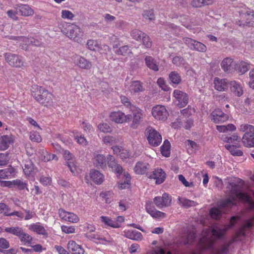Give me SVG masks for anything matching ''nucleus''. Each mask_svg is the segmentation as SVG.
Segmentation results:
<instances>
[{
	"label": "nucleus",
	"mask_w": 254,
	"mask_h": 254,
	"mask_svg": "<svg viewBox=\"0 0 254 254\" xmlns=\"http://www.w3.org/2000/svg\"><path fill=\"white\" fill-rule=\"evenodd\" d=\"M227 189L230 190L229 197L220 202V208H212L210 211L211 217L215 219H218L221 216V209L231 207L236 204L238 199L245 201L248 205L249 209L254 208V201L246 193L241 191L242 187L234 182L229 183Z\"/></svg>",
	"instance_id": "obj_1"
},
{
	"label": "nucleus",
	"mask_w": 254,
	"mask_h": 254,
	"mask_svg": "<svg viewBox=\"0 0 254 254\" xmlns=\"http://www.w3.org/2000/svg\"><path fill=\"white\" fill-rule=\"evenodd\" d=\"M31 91L32 95L37 102L45 106L52 105L53 95L47 90L37 85H33Z\"/></svg>",
	"instance_id": "obj_2"
},
{
	"label": "nucleus",
	"mask_w": 254,
	"mask_h": 254,
	"mask_svg": "<svg viewBox=\"0 0 254 254\" xmlns=\"http://www.w3.org/2000/svg\"><path fill=\"white\" fill-rule=\"evenodd\" d=\"M61 25V32L68 37L70 39L78 43L82 41L83 32L80 28L74 24L64 23Z\"/></svg>",
	"instance_id": "obj_3"
},
{
	"label": "nucleus",
	"mask_w": 254,
	"mask_h": 254,
	"mask_svg": "<svg viewBox=\"0 0 254 254\" xmlns=\"http://www.w3.org/2000/svg\"><path fill=\"white\" fill-rule=\"evenodd\" d=\"M145 134L149 143L152 146H157L162 142L161 134L151 127H148L145 129Z\"/></svg>",
	"instance_id": "obj_4"
},
{
	"label": "nucleus",
	"mask_w": 254,
	"mask_h": 254,
	"mask_svg": "<svg viewBox=\"0 0 254 254\" xmlns=\"http://www.w3.org/2000/svg\"><path fill=\"white\" fill-rule=\"evenodd\" d=\"M130 111L131 113V114H130L132 117L131 120H132L130 127L136 129L138 127L143 120V113L142 110L135 106H131Z\"/></svg>",
	"instance_id": "obj_5"
},
{
	"label": "nucleus",
	"mask_w": 254,
	"mask_h": 254,
	"mask_svg": "<svg viewBox=\"0 0 254 254\" xmlns=\"http://www.w3.org/2000/svg\"><path fill=\"white\" fill-rule=\"evenodd\" d=\"M5 61L8 64L16 68H22L24 66V63L18 55L11 53H6L4 54Z\"/></svg>",
	"instance_id": "obj_6"
},
{
	"label": "nucleus",
	"mask_w": 254,
	"mask_h": 254,
	"mask_svg": "<svg viewBox=\"0 0 254 254\" xmlns=\"http://www.w3.org/2000/svg\"><path fill=\"white\" fill-rule=\"evenodd\" d=\"M240 16V20L238 21L240 26L247 25L250 23L251 20L253 19L254 12L249 8H244L241 11H239Z\"/></svg>",
	"instance_id": "obj_7"
},
{
	"label": "nucleus",
	"mask_w": 254,
	"mask_h": 254,
	"mask_svg": "<svg viewBox=\"0 0 254 254\" xmlns=\"http://www.w3.org/2000/svg\"><path fill=\"white\" fill-rule=\"evenodd\" d=\"M183 41L191 50L202 53L206 51V46L201 42L188 37L184 38Z\"/></svg>",
	"instance_id": "obj_8"
},
{
	"label": "nucleus",
	"mask_w": 254,
	"mask_h": 254,
	"mask_svg": "<svg viewBox=\"0 0 254 254\" xmlns=\"http://www.w3.org/2000/svg\"><path fill=\"white\" fill-rule=\"evenodd\" d=\"M152 114L156 119L160 121H165L169 115L165 107L162 105L154 107L152 110Z\"/></svg>",
	"instance_id": "obj_9"
},
{
	"label": "nucleus",
	"mask_w": 254,
	"mask_h": 254,
	"mask_svg": "<svg viewBox=\"0 0 254 254\" xmlns=\"http://www.w3.org/2000/svg\"><path fill=\"white\" fill-rule=\"evenodd\" d=\"M171 202V197L167 193H164L162 196H156L153 199V202L159 208L169 206Z\"/></svg>",
	"instance_id": "obj_10"
},
{
	"label": "nucleus",
	"mask_w": 254,
	"mask_h": 254,
	"mask_svg": "<svg viewBox=\"0 0 254 254\" xmlns=\"http://www.w3.org/2000/svg\"><path fill=\"white\" fill-rule=\"evenodd\" d=\"M112 121L117 123H123L124 122H129L131 120L132 117L130 114L126 115L124 113L118 111L114 112L110 115Z\"/></svg>",
	"instance_id": "obj_11"
},
{
	"label": "nucleus",
	"mask_w": 254,
	"mask_h": 254,
	"mask_svg": "<svg viewBox=\"0 0 254 254\" xmlns=\"http://www.w3.org/2000/svg\"><path fill=\"white\" fill-rule=\"evenodd\" d=\"M210 119L216 124H220L226 121L228 118V116L224 114L220 109H216L211 114Z\"/></svg>",
	"instance_id": "obj_12"
},
{
	"label": "nucleus",
	"mask_w": 254,
	"mask_h": 254,
	"mask_svg": "<svg viewBox=\"0 0 254 254\" xmlns=\"http://www.w3.org/2000/svg\"><path fill=\"white\" fill-rule=\"evenodd\" d=\"M174 96L178 101V105L180 108L185 107L188 103V96L186 93L183 91L179 90H175L174 91Z\"/></svg>",
	"instance_id": "obj_13"
},
{
	"label": "nucleus",
	"mask_w": 254,
	"mask_h": 254,
	"mask_svg": "<svg viewBox=\"0 0 254 254\" xmlns=\"http://www.w3.org/2000/svg\"><path fill=\"white\" fill-rule=\"evenodd\" d=\"M23 163L24 164L23 170L25 175L28 177H33L38 170L34 167L32 162L30 159H27L23 161Z\"/></svg>",
	"instance_id": "obj_14"
},
{
	"label": "nucleus",
	"mask_w": 254,
	"mask_h": 254,
	"mask_svg": "<svg viewBox=\"0 0 254 254\" xmlns=\"http://www.w3.org/2000/svg\"><path fill=\"white\" fill-rule=\"evenodd\" d=\"M146 211L154 218H163L166 217V214L164 212L157 210L152 206L151 201H147L146 204Z\"/></svg>",
	"instance_id": "obj_15"
},
{
	"label": "nucleus",
	"mask_w": 254,
	"mask_h": 254,
	"mask_svg": "<svg viewBox=\"0 0 254 254\" xmlns=\"http://www.w3.org/2000/svg\"><path fill=\"white\" fill-rule=\"evenodd\" d=\"M106 161L108 166L113 171L119 175H121L123 173L122 167L116 162L113 156L109 155L107 157Z\"/></svg>",
	"instance_id": "obj_16"
},
{
	"label": "nucleus",
	"mask_w": 254,
	"mask_h": 254,
	"mask_svg": "<svg viewBox=\"0 0 254 254\" xmlns=\"http://www.w3.org/2000/svg\"><path fill=\"white\" fill-rule=\"evenodd\" d=\"M236 64L232 59L226 58L222 61L221 66L225 72L231 73L235 70Z\"/></svg>",
	"instance_id": "obj_17"
},
{
	"label": "nucleus",
	"mask_w": 254,
	"mask_h": 254,
	"mask_svg": "<svg viewBox=\"0 0 254 254\" xmlns=\"http://www.w3.org/2000/svg\"><path fill=\"white\" fill-rule=\"evenodd\" d=\"M15 9L17 13L25 17L32 16L34 13V10L28 4H17Z\"/></svg>",
	"instance_id": "obj_18"
},
{
	"label": "nucleus",
	"mask_w": 254,
	"mask_h": 254,
	"mask_svg": "<svg viewBox=\"0 0 254 254\" xmlns=\"http://www.w3.org/2000/svg\"><path fill=\"white\" fill-rule=\"evenodd\" d=\"M166 173L162 169L155 170L148 178L156 180V184L159 185L163 183L166 179Z\"/></svg>",
	"instance_id": "obj_19"
},
{
	"label": "nucleus",
	"mask_w": 254,
	"mask_h": 254,
	"mask_svg": "<svg viewBox=\"0 0 254 254\" xmlns=\"http://www.w3.org/2000/svg\"><path fill=\"white\" fill-rule=\"evenodd\" d=\"M14 141V136L12 134L1 136L0 138V150H5Z\"/></svg>",
	"instance_id": "obj_20"
},
{
	"label": "nucleus",
	"mask_w": 254,
	"mask_h": 254,
	"mask_svg": "<svg viewBox=\"0 0 254 254\" xmlns=\"http://www.w3.org/2000/svg\"><path fill=\"white\" fill-rule=\"evenodd\" d=\"M75 64L79 68L83 69H90L92 66V63L82 56L78 57Z\"/></svg>",
	"instance_id": "obj_21"
},
{
	"label": "nucleus",
	"mask_w": 254,
	"mask_h": 254,
	"mask_svg": "<svg viewBox=\"0 0 254 254\" xmlns=\"http://www.w3.org/2000/svg\"><path fill=\"white\" fill-rule=\"evenodd\" d=\"M69 252L73 254H84V251L81 246L77 245L74 241H70L67 245Z\"/></svg>",
	"instance_id": "obj_22"
},
{
	"label": "nucleus",
	"mask_w": 254,
	"mask_h": 254,
	"mask_svg": "<svg viewBox=\"0 0 254 254\" xmlns=\"http://www.w3.org/2000/svg\"><path fill=\"white\" fill-rule=\"evenodd\" d=\"M90 176L92 180L97 185L101 184L104 180V175L96 170H91Z\"/></svg>",
	"instance_id": "obj_23"
},
{
	"label": "nucleus",
	"mask_w": 254,
	"mask_h": 254,
	"mask_svg": "<svg viewBox=\"0 0 254 254\" xmlns=\"http://www.w3.org/2000/svg\"><path fill=\"white\" fill-rule=\"evenodd\" d=\"M215 88L219 91H225L228 88V83L226 79L215 78L214 80Z\"/></svg>",
	"instance_id": "obj_24"
},
{
	"label": "nucleus",
	"mask_w": 254,
	"mask_h": 254,
	"mask_svg": "<svg viewBox=\"0 0 254 254\" xmlns=\"http://www.w3.org/2000/svg\"><path fill=\"white\" fill-rule=\"evenodd\" d=\"M239 130L245 132L242 138H245L254 134V126L248 124H242L240 126Z\"/></svg>",
	"instance_id": "obj_25"
},
{
	"label": "nucleus",
	"mask_w": 254,
	"mask_h": 254,
	"mask_svg": "<svg viewBox=\"0 0 254 254\" xmlns=\"http://www.w3.org/2000/svg\"><path fill=\"white\" fill-rule=\"evenodd\" d=\"M125 236L129 239L135 241L141 240L142 235L136 230H128L125 232Z\"/></svg>",
	"instance_id": "obj_26"
},
{
	"label": "nucleus",
	"mask_w": 254,
	"mask_h": 254,
	"mask_svg": "<svg viewBox=\"0 0 254 254\" xmlns=\"http://www.w3.org/2000/svg\"><path fill=\"white\" fill-rule=\"evenodd\" d=\"M249 64L244 61H241L239 63H236L235 65V70L240 74L246 73L249 69Z\"/></svg>",
	"instance_id": "obj_27"
},
{
	"label": "nucleus",
	"mask_w": 254,
	"mask_h": 254,
	"mask_svg": "<svg viewBox=\"0 0 254 254\" xmlns=\"http://www.w3.org/2000/svg\"><path fill=\"white\" fill-rule=\"evenodd\" d=\"M231 91L237 96L240 97L243 93L242 87L235 81H232L229 83Z\"/></svg>",
	"instance_id": "obj_28"
},
{
	"label": "nucleus",
	"mask_w": 254,
	"mask_h": 254,
	"mask_svg": "<svg viewBox=\"0 0 254 254\" xmlns=\"http://www.w3.org/2000/svg\"><path fill=\"white\" fill-rule=\"evenodd\" d=\"M148 169V164L138 162L134 167V171L138 174H144L147 172Z\"/></svg>",
	"instance_id": "obj_29"
},
{
	"label": "nucleus",
	"mask_w": 254,
	"mask_h": 254,
	"mask_svg": "<svg viewBox=\"0 0 254 254\" xmlns=\"http://www.w3.org/2000/svg\"><path fill=\"white\" fill-rule=\"evenodd\" d=\"M145 64L150 69L157 71L158 70V66L156 61L151 56H146L145 58Z\"/></svg>",
	"instance_id": "obj_30"
},
{
	"label": "nucleus",
	"mask_w": 254,
	"mask_h": 254,
	"mask_svg": "<svg viewBox=\"0 0 254 254\" xmlns=\"http://www.w3.org/2000/svg\"><path fill=\"white\" fill-rule=\"evenodd\" d=\"M29 229L39 235H42L46 236L48 235L47 232L44 227L38 224L31 225L29 226Z\"/></svg>",
	"instance_id": "obj_31"
},
{
	"label": "nucleus",
	"mask_w": 254,
	"mask_h": 254,
	"mask_svg": "<svg viewBox=\"0 0 254 254\" xmlns=\"http://www.w3.org/2000/svg\"><path fill=\"white\" fill-rule=\"evenodd\" d=\"M129 90L135 93L142 92L143 88L141 83L139 81H132L129 86Z\"/></svg>",
	"instance_id": "obj_32"
},
{
	"label": "nucleus",
	"mask_w": 254,
	"mask_h": 254,
	"mask_svg": "<svg viewBox=\"0 0 254 254\" xmlns=\"http://www.w3.org/2000/svg\"><path fill=\"white\" fill-rule=\"evenodd\" d=\"M94 159V163L96 167L103 168L106 166V158L103 155L97 154Z\"/></svg>",
	"instance_id": "obj_33"
},
{
	"label": "nucleus",
	"mask_w": 254,
	"mask_h": 254,
	"mask_svg": "<svg viewBox=\"0 0 254 254\" xmlns=\"http://www.w3.org/2000/svg\"><path fill=\"white\" fill-rule=\"evenodd\" d=\"M178 199L180 204L182 206L186 208H189L191 206H195L197 204L196 202L193 200L188 199L185 197H179Z\"/></svg>",
	"instance_id": "obj_34"
},
{
	"label": "nucleus",
	"mask_w": 254,
	"mask_h": 254,
	"mask_svg": "<svg viewBox=\"0 0 254 254\" xmlns=\"http://www.w3.org/2000/svg\"><path fill=\"white\" fill-rule=\"evenodd\" d=\"M213 0H192L191 5L194 7H201L212 4Z\"/></svg>",
	"instance_id": "obj_35"
},
{
	"label": "nucleus",
	"mask_w": 254,
	"mask_h": 254,
	"mask_svg": "<svg viewBox=\"0 0 254 254\" xmlns=\"http://www.w3.org/2000/svg\"><path fill=\"white\" fill-rule=\"evenodd\" d=\"M100 218L102 222L109 226L113 228H119L120 226L119 223L113 221L108 217L102 216Z\"/></svg>",
	"instance_id": "obj_36"
},
{
	"label": "nucleus",
	"mask_w": 254,
	"mask_h": 254,
	"mask_svg": "<svg viewBox=\"0 0 254 254\" xmlns=\"http://www.w3.org/2000/svg\"><path fill=\"white\" fill-rule=\"evenodd\" d=\"M41 159L44 162H47L53 160L57 161L58 160V158L55 154L49 153L46 151H43L42 153L41 154Z\"/></svg>",
	"instance_id": "obj_37"
},
{
	"label": "nucleus",
	"mask_w": 254,
	"mask_h": 254,
	"mask_svg": "<svg viewBox=\"0 0 254 254\" xmlns=\"http://www.w3.org/2000/svg\"><path fill=\"white\" fill-rule=\"evenodd\" d=\"M4 231L7 233L12 234L18 237H20L23 232L22 229L19 227L6 228Z\"/></svg>",
	"instance_id": "obj_38"
},
{
	"label": "nucleus",
	"mask_w": 254,
	"mask_h": 254,
	"mask_svg": "<svg viewBox=\"0 0 254 254\" xmlns=\"http://www.w3.org/2000/svg\"><path fill=\"white\" fill-rule=\"evenodd\" d=\"M161 151L162 155L165 157H168L170 154V142L166 139L163 145L161 147Z\"/></svg>",
	"instance_id": "obj_39"
},
{
	"label": "nucleus",
	"mask_w": 254,
	"mask_h": 254,
	"mask_svg": "<svg viewBox=\"0 0 254 254\" xmlns=\"http://www.w3.org/2000/svg\"><path fill=\"white\" fill-rule=\"evenodd\" d=\"M115 53L116 55L119 56H126L128 54L131 53V51L129 49L128 45H125L120 47L118 49H117Z\"/></svg>",
	"instance_id": "obj_40"
},
{
	"label": "nucleus",
	"mask_w": 254,
	"mask_h": 254,
	"mask_svg": "<svg viewBox=\"0 0 254 254\" xmlns=\"http://www.w3.org/2000/svg\"><path fill=\"white\" fill-rule=\"evenodd\" d=\"M225 147L233 156H241L243 155V152L239 149H237L235 145L226 144Z\"/></svg>",
	"instance_id": "obj_41"
},
{
	"label": "nucleus",
	"mask_w": 254,
	"mask_h": 254,
	"mask_svg": "<svg viewBox=\"0 0 254 254\" xmlns=\"http://www.w3.org/2000/svg\"><path fill=\"white\" fill-rule=\"evenodd\" d=\"M170 81L174 84H179L182 80L181 77L177 71H172L169 76Z\"/></svg>",
	"instance_id": "obj_42"
},
{
	"label": "nucleus",
	"mask_w": 254,
	"mask_h": 254,
	"mask_svg": "<svg viewBox=\"0 0 254 254\" xmlns=\"http://www.w3.org/2000/svg\"><path fill=\"white\" fill-rule=\"evenodd\" d=\"M124 176L125 178V180L124 182H120L119 183V187L121 189L127 188L130 185V181L131 180V177L130 175L127 173H124Z\"/></svg>",
	"instance_id": "obj_43"
},
{
	"label": "nucleus",
	"mask_w": 254,
	"mask_h": 254,
	"mask_svg": "<svg viewBox=\"0 0 254 254\" xmlns=\"http://www.w3.org/2000/svg\"><path fill=\"white\" fill-rule=\"evenodd\" d=\"M145 34V33H143L140 30L133 29L131 31L130 35L133 39L137 41H140L141 40L142 38H143Z\"/></svg>",
	"instance_id": "obj_44"
},
{
	"label": "nucleus",
	"mask_w": 254,
	"mask_h": 254,
	"mask_svg": "<svg viewBox=\"0 0 254 254\" xmlns=\"http://www.w3.org/2000/svg\"><path fill=\"white\" fill-rule=\"evenodd\" d=\"M243 144L249 147H254V134L246 137L242 138Z\"/></svg>",
	"instance_id": "obj_45"
},
{
	"label": "nucleus",
	"mask_w": 254,
	"mask_h": 254,
	"mask_svg": "<svg viewBox=\"0 0 254 254\" xmlns=\"http://www.w3.org/2000/svg\"><path fill=\"white\" fill-rule=\"evenodd\" d=\"M217 129L220 132H225L227 131H233L236 129V127L233 124H228L227 126H217Z\"/></svg>",
	"instance_id": "obj_46"
},
{
	"label": "nucleus",
	"mask_w": 254,
	"mask_h": 254,
	"mask_svg": "<svg viewBox=\"0 0 254 254\" xmlns=\"http://www.w3.org/2000/svg\"><path fill=\"white\" fill-rule=\"evenodd\" d=\"M172 63L174 64L178 67H183L186 64L185 60L181 56H176L174 57L172 60Z\"/></svg>",
	"instance_id": "obj_47"
},
{
	"label": "nucleus",
	"mask_w": 254,
	"mask_h": 254,
	"mask_svg": "<svg viewBox=\"0 0 254 254\" xmlns=\"http://www.w3.org/2000/svg\"><path fill=\"white\" fill-rule=\"evenodd\" d=\"M232 243V242H229L221 246V247L218 249L216 251V254H227L230 246Z\"/></svg>",
	"instance_id": "obj_48"
},
{
	"label": "nucleus",
	"mask_w": 254,
	"mask_h": 254,
	"mask_svg": "<svg viewBox=\"0 0 254 254\" xmlns=\"http://www.w3.org/2000/svg\"><path fill=\"white\" fill-rule=\"evenodd\" d=\"M86 46L87 48L91 51H96L99 48L97 41L93 40H88Z\"/></svg>",
	"instance_id": "obj_49"
},
{
	"label": "nucleus",
	"mask_w": 254,
	"mask_h": 254,
	"mask_svg": "<svg viewBox=\"0 0 254 254\" xmlns=\"http://www.w3.org/2000/svg\"><path fill=\"white\" fill-rule=\"evenodd\" d=\"M142 44L146 48H150L152 45V42L150 37L146 34H145L143 38L141 39Z\"/></svg>",
	"instance_id": "obj_50"
},
{
	"label": "nucleus",
	"mask_w": 254,
	"mask_h": 254,
	"mask_svg": "<svg viewBox=\"0 0 254 254\" xmlns=\"http://www.w3.org/2000/svg\"><path fill=\"white\" fill-rule=\"evenodd\" d=\"M225 230L221 229H213L212 230V235L216 238H221L223 236Z\"/></svg>",
	"instance_id": "obj_51"
},
{
	"label": "nucleus",
	"mask_w": 254,
	"mask_h": 254,
	"mask_svg": "<svg viewBox=\"0 0 254 254\" xmlns=\"http://www.w3.org/2000/svg\"><path fill=\"white\" fill-rule=\"evenodd\" d=\"M29 138L31 141L37 142H40L42 140L40 134L35 131L30 132Z\"/></svg>",
	"instance_id": "obj_52"
},
{
	"label": "nucleus",
	"mask_w": 254,
	"mask_h": 254,
	"mask_svg": "<svg viewBox=\"0 0 254 254\" xmlns=\"http://www.w3.org/2000/svg\"><path fill=\"white\" fill-rule=\"evenodd\" d=\"M98 127L101 131L104 133L110 132L112 130L110 126L107 123L100 124Z\"/></svg>",
	"instance_id": "obj_53"
},
{
	"label": "nucleus",
	"mask_w": 254,
	"mask_h": 254,
	"mask_svg": "<svg viewBox=\"0 0 254 254\" xmlns=\"http://www.w3.org/2000/svg\"><path fill=\"white\" fill-rule=\"evenodd\" d=\"M62 17L64 19L72 20L74 17V15L70 11L67 10H63L62 11Z\"/></svg>",
	"instance_id": "obj_54"
},
{
	"label": "nucleus",
	"mask_w": 254,
	"mask_h": 254,
	"mask_svg": "<svg viewBox=\"0 0 254 254\" xmlns=\"http://www.w3.org/2000/svg\"><path fill=\"white\" fill-rule=\"evenodd\" d=\"M9 242L4 238H0V252L3 253L4 251L2 249H6L9 248Z\"/></svg>",
	"instance_id": "obj_55"
},
{
	"label": "nucleus",
	"mask_w": 254,
	"mask_h": 254,
	"mask_svg": "<svg viewBox=\"0 0 254 254\" xmlns=\"http://www.w3.org/2000/svg\"><path fill=\"white\" fill-rule=\"evenodd\" d=\"M27 40L24 41V43L25 44H31L33 46H40L41 45V42L38 40H36L33 38H27Z\"/></svg>",
	"instance_id": "obj_56"
},
{
	"label": "nucleus",
	"mask_w": 254,
	"mask_h": 254,
	"mask_svg": "<svg viewBox=\"0 0 254 254\" xmlns=\"http://www.w3.org/2000/svg\"><path fill=\"white\" fill-rule=\"evenodd\" d=\"M195 234L193 232H190L188 236L187 239L184 241L185 245L190 244L192 243L195 239Z\"/></svg>",
	"instance_id": "obj_57"
},
{
	"label": "nucleus",
	"mask_w": 254,
	"mask_h": 254,
	"mask_svg": "<svg viewBox=\"0 0 254 254\" xmlns=\"http://www.w3.org/2000/svg\"><path fill=\"white\" fill-rule=\"evenodd\" d=\"M19 238L20 239L21 241L28 244H31L32 241V237L24 232L22 233L21 236Z\"/></svg>",
	"instance_id": "obj_58"
},
{
	"label": "nucleus",
	"mask_w": 254,
	"mask_h": 254,
	"mask_svg": "<svg viewBox=\"0 0 254 254\" xmlns=\"http://www.w3.org/2000/svg\"><path fill=\"white\" fill-rule=\"evenodd\" d=\"M66 165L70 169V172L74 175H75L76 171V167L74 163V159L66 162Z\"/></svg>",
	"instance_id": "obj_59"
},
{
	"label": "nucleus",
	"mask_w": 254,
	"mask_h": 254,
	"mask_svg": "<svg viewBox=\"0 0 254 254\" xmlns=\"http://www.w3.org/2000/svg\"><path fill=\"white\" fill-rule=\"evenodd\" d=\"M178 178L180 181L186 187H192L193 183L192 182H188L183 175H179Z\"/></svg>",
	"instance_id": "obj_60"
},
{
	"label": "nucleus",
	"mask_w": 254,
	"mask_h": 254,
	"mask_svg": "<svg viewBox=\"0 0 254 254\" xmlns=\"http://www.w3.org/2000/svg\"><path fill=\"white\" fill-rule=\"evenodd\" d=\"M79 220V218L76 214L69 212L66 221L72 223H77Z\"/></svg>",
	"instance_id": "obj_61"
},
{
	"label": "nucleus",
	"mask_w": 254,
	"mask_h": 254,
	"mask_svg": "<svg viewBox=\"0 0 254 254\" xmlns=\"http://www.w3.org/2000/svg\"><path fill=\"white\" fill-rule=\"evenodd\" d=\"M143 16L145 18L148 19L150 20L155 18L154 13L152 10L144 11Z\"/></svg>",
	"instance_id": "obj_62"
},
{
	"label": "nucleus",
	"mask_w": 254,
	"mask_h": 254,
	"mask_svg": "<svg viewBox=\"0 0 254 254\" xmlns=\"http://www.w3.org/2000/svg\"><path fill=\"white\" fill-rule=\"evenodd\" d=\"M13 183L15 185L17 186L18 187L19 189L23 190L24 189L26 188V190L27 191H29L28 189L26 187V184L23 182L22 181L17 180L14 181Z\"/></svg>",
	"instance_id": "obj_63"
},
{
	"label": "nucleus",
	"mask_w": 254,
	"mask_h": 254,
	"mask_svg": "<svg viewBox=\"0 0 254 254\" xmlns=\"http://www.w3.org/2000/svg\"><path fill=\"white\" fill-rule=\"evenodd\" d=\"M121 99L122 102L127 108L129 109V110L131 109V106H134L132 105L130 102L129 99L126 96H122L121 97Z\"/></svg>",
	"instance_id": "obj_64"
}]
</instances>
